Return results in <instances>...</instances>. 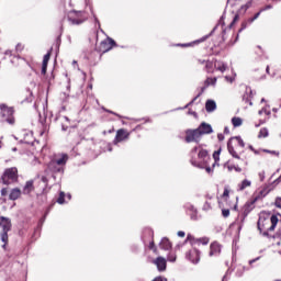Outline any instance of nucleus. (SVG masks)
I'll use <instances>...</instances> for the list:
<instances>
[{
  "mask_svg": "<svg viewBox=\"0 0 281 281\" xmlns=\"http://www.w3.org/2000/svg\"><path fill=\"white\" fill-rule=\"evenodd\" d=\"M279 220L278 215H271L270 218L260 216L257 222V229L265 238H273L271 232H276V227L278 226Z\"/></svg>",
  "mask_w": 281,
  "mask_h": 281,
  "instance_id": "1",
  "label": "nucleus"
},
{
  "mask_svg": "<svg viewBox=\"0 0 281 281\" xmlns=\"http://www.w3.org/2000/svg\"><path fill=\"white\" fill-rule=\"evenodd\" d=\"M227 150L234 159H240L245 153V140L240 136H233L227 142Z\"/></svg>",
  "mask_w": 281,
  "mask_h": 281,
  "instance_id": "2",
  "label": "nucleus"
},
{
  "mask_svg": "<svg viewBox=\"0 0 281 281\" xmlns=\"http://www.w3.org/2000/svg\"><path fill=\"white\" fill-rule=\"evenodd\" d=\"M190 162L192 166L199 167L205 159L210 157V154L207 153L206 149H203L201 146L199 147H193L190 151Z\"/></svg>",
  "mask_w": 281,
  "mask_h": 281,
  "instance_id": "3",
  "label": "nucleus"
},
{
  "mask_svg": "<svg viewBox=\"0 0 281 281\" xmlns=\"http://www.w3.org/2000/svg\"><path fill=\"white\" fill-rule=\"evenodd\" d=\"M0 227L2 228L0 233V238L3 241L2 249H8L9 236L8 233L12 232V220L10 217L0 216Z\"/></svg>",
  "mask_w": 281,
  "mask_h": 281,
  "instance_id": "4",
  "label": "nucleus"
},
{
  "mask_svg": "<svg viewBox=\"0 0 281 281\" xmlns=\"http://www.w3.org/2000/svg\"><path fill=\"white\" fill-rule=\"evenodd\" d=\"M3 186H12L19 182V169L16 167L7 168L1 176Z\"/></svg>",
  "mask_w": 281,
  "mask_h": 281,
  "instance_id": "5",
  "label": "nucleus"
},
{
  "mask_svg": "<svg viewBox=\"0 0 281 281\" xmlns=\"http://www.w3.org/2000/svg\"><path fill=\"white\" fill-rule=\"evenodd\" d=\"M0 117L1 122H7L11 126H14L16 123V119H14V109L9 108L5 104H0Z\"/></svg>",
  "mask_w": 281,
  "mask_h": 281,
  "instance_id": "6",
  "label": "nucleus"
},
{
  "mask_svg": "<svg viewBox=\"0 0 281 281\" xmlns=\"http://www.w3.org/2000/svg\"><path fill=\"white\" fill-rule=\"evenodd\" d=\"M135 131H142V125L135 126L131 132L126 128H120L116 131V135L113 139L114 146H117V144H122V142H128L131 139V133Z\"/></svg>",
  "mask_w": 281,
  "mask_h": 281,
  "instance_id": "7",
  "label": "nucleus"
},
{
  "mask_svg": "<svg viewBox=\"0 0 281 281\" xmlns=\"http://www.w3.org/2000/svg\"><path fill=\"white\" fill-rule=\"evenodd\" d=\"M67 19L71 25H82L87 21V13L85 11H70Z\"/></svg>",
  "mask_w": 281,
  "mask_h": 281,
  "instance_id": "8",
  "label": "nucleus"
},
{
  "mask_svg": "<svg viewBox=\"0 0 281 281\" xmlns=\"http://www.w3.org/2000/svg\"><path fill=\"white\" fill-rule=\"evenodd\" d=\"M184 135H186L184 136V142L187 144H192V143L199 144V142H201V137H203V136H201V132H199L198 128L187 130L184 132Z\"/></svg>",
  "mask_w": 281,
  "mask_h": 281,
  "instance_id": "9",
  "label": "nucleus"
},
{
  "mask_svg": "<svg viewBox=\"0 0 281 281\" xmlns=\"http://www.w3.org/2000/svg\"><path fill=\"white\" fill-rule=\"evenodd\" d=\"M271 5L268 4L263 8H261L259 10V12H257L252 18H249L248 20L241 22V26L240 29L238 30V33L243 32L244 30H247V25H251V23H254V21H256L257 19H259L260 14H262V12H266V10H271Z\"/></svg>",
  "mask_w": 281,
  "mask_h": 281,
  "instance_id": "10",
  "label": "nucleus"
},
{
  "mask_svg": "<svg viewBox=\"0 0 281 281\" xmlns=\"http://www.w3.org/2000/svg\"><path fill=\"white\" fill-rule=\"evenodd\" d=\"M113 47H117V43H115L113 38L108 37L100 43L98 50L101 54H106V52H111Z\"/></svg>",
  "mask_w": 281,
  "mask_h": 281,
  "instance_id": "11",
  "label": "nucleus"
},
{
  "mask_svg": "<svg viewBox=\"0 0 281 281\" xmlns=\"http://www.w3.org/2000/svg\"><path fill=\"white\" fill-rule=\"evenodd\" d=\"M187 258H188V260L193 262V265H196V262H199V260H201V252L198 249L193 248L188 251Z\"/></svg>",
  "mask_w": 281,
  "mask_h": 281,
  "instance_id": "12",
  "label": "nucleus"
},
{
  "mask_svg": "<svg viewBox=\"0 0 281 281\" xmlns=\"http://www.w3.org/2000/svg\"><path fill=\"white\" fill-rule=\"evenodd\" d=\"M198 132L203 137V135H210L214 133V130L212 128V125H210L209 123L202 122L198 127Z\"/></svg>",
  "mask_w": 281,
  "mask_h": 281,
  "instance_id": "13",
  "label": "nucleus"
},
{
  "mask_svg": "<svg viewBox=\"0 0 281 281\" xmlns=\"http://www.w3.org/2000/svg\"><path fill=\"white\" fill-rule=\"evenodd\" d=\"M153 265H156L158 271H166L168 263L166 261V258L164 257H157L156 259L153 260Z\"/></svg>",
  "mask_w": 281,
  "mask_h": 281,
  "instance_id": "14",
  "label": "nucleus"
},
{
  "mask_svg": "<svg viewBox=\"0 0 281 281\" xmlns=\"http://www.w3.org/2000/svg\"><path fill=\"white\" fill-rule=\"evenodd\" d=\"M57 166L65 168L67 161H69V156L67 154H61L59 158L52 159Z\"/></svg>",
  "mask_w": 281,
  "mask_h": 281,
  "instance_id": "15",
  "label": "nucleus"
},
{
  "mask_svg": "<svg viewBox=\"0 0 281 281\" xmlns=\"http://www.w3.org/2000/svg\"><path fill=\"white\" fill-rule=\"evenodd\" d=\"M52 58V50H49L46 55H44L43 63H42V76L47 74V65H49V59Z\"/></svg>",
  "mask_w": 281,
  "mask_h": 281,
  "instance_id": "16",
  "label": "nucleus"
},
{
  "mask_svg": "<svg viewBox=\"0 0 281 281\" xmlns=\"http://www.w3.org/2000/svg\"><path fill=\"white\" fill-rule=\"evenodd\" d=\"M216 77H207L204 81V87L201 88V92L198 94V98L205 92V89L210 86L214 87L216 85Z\"/></svg>",
  "mask_w": 281,
  "mask_h": 281,
  "instance_id": "17",
  "label": "nucleus"
},
{
  "mask_svg": "<svg viewBox=\"0 0 281 281\" xmlns=\"http://www.w3.org/2000/svg\"><path fill=\"white\" fill-rule=\"evenodd\" d=\"M221 255V244L213 241L210 246L209 256H220Z\"/></svg>",
  "mask_w": 281,
  "mask_h": 281,
  "instance_id": "18",
  "label": "nucleus"
},
{
  "mask_svg": "<svg viewBox=\"0 0 281 281\" xmlns=\"http://www.w3.org/2000/svg\"><path fill=\"white\" fill-rule=\"evenodd\" d=\"M47 168L50 172H54L55 175L58 172H65V168H61L59 165H57L55 161L50 160L47 165Z\"/></svg>",
  "mask_w": 281,
  "mask_h": 281,
  "instance_id": "19",
  "label": "nucleus"
},
{
  "mask_svg": "<svg viewBox=\"0 0 281 281\" xmlns=\"http://www.w3.org/2000/svg\"><path fill=\"white\" fill-rule=\"evenodd\" d=\"M267 194H269V189L263 188L261 191H259L257 195L252 198V200L250 201V205H254L257 201H260V199H265Z\"/></svg>",
  "mask_w": 281,
  "mask_h": 281,
  "instance_id": "20",
  "label": "nucleus"
},
{
  "mask_svg": "<svg viewBox=\"0 0 281 281\" xmlns=\"http://www.w3.org/2000/svg\"><path fill=\"white\" fill-rule=\"evenodd\" d=\"M159 247L165 251H170V249H172V243L170 241V239H168V237H165L160 240Z\"/></svg>",
  "mask_w": 281,
  "mask_h": 281,
  "instance_id": "21",
  "label": "nucleus"
},
{
  "mask_svg": "<svg viewBox=\"0 0 281 281\" xmlns=\"http://www.w3.org/2000/svg\"><path fill=\"white\" fill-rule=\"evenodd\" d=\"M34 192V180H29L23 187V194H32Z\"/></svg>",
  "mask_w": 281,
  "mask_h": 281,
  "instance_id": "22",
  "label": "nucleus"
},
{
  "mask_svg": "<svg viewBox=\"0 0 281 281\" xmlns=\"http://www.w3.org/2000/svg\"><path fill=\"white\" fill-rule=\"evenodd\" d=\"M19 199H21V189H19V188L12 189L10 194H9V200L10 201H16Z\"/></svg>",
  "mask_w": 281,
  "mask_h": 281,
  "instance_id": "23",
  "label": "nucleus"
},
{
  "mask_svg": "<svg viewBox=\"0 0 281 281\" xmlns=\"http://www.w3.org/2000/svg\"><path fill=\"white\" fill-rule=\"evenodd\" d=\"M214 68L217 69V71H221L222 74L227 70V65L221 60H214Z\"/></svg>",
  "mask_w": 281,
  "mask_h": 281,
  "instance_id": "24",
  "label": "nucleus"
},
{
  "mask_svg": "<svg viewBox=\"0 0 281 281\" xmlns=\"http://www.w3.org/2000/svg\"><path fill=\"white\" fill-rule=\"evenodd\" d=\"M205 109L207 113L216 111V102L214 100H207L205 103Z\"/></svg>",
  "mask_w": 281,
  "mask_h": 281,
  "instance_id": "25",
  "label": "nucleus"
},
{
  "mask_svg": "<svg viewBox=\"0 0 281 281\" xmlns=\"http://www.w3.org/2000/svg\"><path fill=\"white\" fill-rule=\"evenodd\" d=\"M207 36L202 37L198 41L191 42V43H187V44H177V47H192V45H199V43H204V41H206Z\"/></svg>",
  "mask_w": 281,
  "mask_h": 281,
  "instance_id": "26",
  "label": "nucleus"
},
{
  "mask_svg": "<svg viewBox=\"0 0 281 281\" xmlns=\"http://www.w3.org/2000/svg\"><path fill=\"white\" fill-rule=\"evenodd\" d=\"M245 93L243 95V100L244 102H246V104H251V88H245Z\"/></svg>",
  "mask_w": 281,
  "mask_h": 281,
  "instance_id": "27",
  "label": "nucleus"
},
{
  "mask_svg": "<svg viewBox=\"0 0 281 281\" xmlns=\"http://www.w3.org/2000/svg\"><path fill=\"white\" fill-rule=\"evenodd\" d=\"M188 214L191 217V221H196V216H198L199 212L192 205H189L188 206Z\"/></svg>",
  "mask_w": 281,
  "mask_h": 281,
  "instance_id": "28",
  "label": "nucleus"
},
{
  "mask_svg": "<svg viewBox=\"0 0 281 281\" xmlns=\"http://www.w3.org/2000/svg\"><path fill=\"white\" fill-rule=\"evenodd\" d=\"M251 187V181L245 179L241 181V183L238 184L239 191L243 192V190H247V188Z\"/></svg>",
  "mask_w": 281,
  "mask_h": 281,
  "instance_id": "29",
  "label": "nucleus"
},
{
  "mask_svg": "<svg viewBox=\"0 0 281 281\" xmlns=\"http://www.w3.org/2000/svg\"><path fill=\"white\" fill-rule=\"evenodd\" d=\"M205 71L206 74H214V61H205Z\"/></svg>",
  "mask_w": 281,
  "mask_h": 281,
  "instance_id": "30",
  "label": "nucleus"
},
{
  "mask_svg": "<svg viewBox=\"0 0 281 281\" xmlns=\"http://www.w3.org/2000/svg\"><path fill=\"white\" fill-rule=\"evenodd\" d=\"M78 135H80V132L76 127H71L69 130V137L74 140L78 139Z\"/></svg>",
  "mask_w": 281,
  "mask_h": 281,
  "instance_id": "31",
  "label": "nucleus"
},
{
  "mask_svg": "<svg viewBox=\"0 0 281 281\" xmlns=\"http://www.w3.org/2000/svg\"><path fill=\"white\" fill-rule=\"evenodd\" d=\"M269 137V130L267 127H262L258 133V139H265Z\"/></svg>",
  "mask_w": 281,
  "mask_h": 281,
  "instance_id": "32",
  "label": "nucleus"
},
{
  "mask_svg": "<svg viewBox=\"0 0 281 281\" xmlns=\"http://www.w3.org/2000/svg\"><path fill=\"white\" fill-rule=\"evenodd\" d=\"M232 124L234 128H238V126H243V119L235 116L232 119Z\"/></svg>",
  "mask_w": 281,
  "mask_h": 281,
  "instance_id": "33",
  "label": "nucleus"
},
{
  "mask_svg": "<svg viewBox=\"0 0 281 281\" xmlns=\"http://www.w3.org/2000/svg\"><path fill=\"white\" fill-rule=\"evenodd\" d=\"M213 159L215 164L221 160V148L213 153Z\"/></svg>",
  "mask_w": 281,
  "mask_h": 281,
  "instance_id": "34",
  "label": "nucleus"
},
{
  "mask_svg": "<svg viewBox=\"0 0 281 281\" xmlns=\"http://www.w3.org/2000/svg\"><path fill=\"white\" fill-rule=\"evenodd\" d=\"M195 243H198V245H207L210 243V239L207 237H203L195 239Z\"/></svg>",
  "mask_w": 281,
  "mask_h": 281,
  "instance_id": "35",
  "label": "nucleus"
},
{
  "mask_svg": "<svg viewBox=\"0 0 281 281\" xmlns=\"http://www.w3.org/2000/svg\"><path fill=\"white\" fill-rule=\"evenodd\" d=\"M238 21H240V15L239 14H235L232 23L229 24V30H232V27H234V25H236V23H238Z\"/></svg>",
  "mask_w": 281,
  "mask_h": 281,
  "instance_id": "36",
  "label": "nucleus"
},
{
  "mask_svg": "<svg viewBox=\"0 0 281 281\" xmlns=\"http://www.w3.org/2000/svg\"><path fill=\"white\" fill-rule=\"evenodd\" d=\"M222 199H224V201H227V199H229V189L227 187L224 188Z\"/></svg>",
  "mask_w": 281,
  "mask_h": 281,
  "instance_id": "37",
  "label": "nucleus"
},
{
  "mask_svg": "<svg viewBox=\"0 0 281 281\" xmlns=\"http://www.w3.org/2000/svg\"><path fill=\"white\" fill-rule=\"evenodd\" d=\"M167 260L169 262H176L177 261V255L175 252H170L167 257Z\"/></svg>",
  "mask_w": 281,
  "mask_h": 281,
  "instance_id": "38",
  "label": "nucleus"
},
{
  "mask_svg": "<svg viewBox=\"0 0 281 281\" xmlns=\"http://www.w3.org/2000/svg\"><path fill=\"white\" fill-rule=\"evenodd\" d=\"M57 203H59V205H63V203H65V192H60L59 196L57 199Z\"/></svg>",
  "mask_w": 281,
  "mask_h": 281,
  "instance_id": "39",
  "label": "nucleus"
},
{
  "mask_svg": "<svg viewBox=\"0 0 281 281\" xmlns=\"http://www.w3.org/2000/svg\"><path fill=\"white\" fill-rule=\"evenodd\" d=\"M262 114H265V115H271V112H269V111L267 110V108H263V109H261V110L259 111V115H262Z\"/></svg>",
  "mask_w": 281,
  "mask_h": 281,
  "instance_id": "40",
  "label": "nucleus"
},
{
  "mask_svg": "<svg viewBox=\"0 0 281 281\" xmlns=\"http://www.w3.org/2000/svg\"><path fill=\"white\" fill-rule=\"evenodd\" d=\"M222 215L224 216V218H227L229 216V209H223Z\"/></svg>",
  "mask_w": 281,
  "mask_h": 281,
  "instance_id": "41",
  "label": "nucleus"
},
{
  "mask_svg": "<svg viewBox=\"0 0 281 281\" xmlns=\"http://www.w3.org/2000/svg\"><path fill=\"white\" fill-rule=\"evenodd\" d=\"M15 49L16 52H23V49H25V46L21 43H19L16 46H15Z\"/></svg>",
  "mask_w": 281,
  "mask_h": 281,
  "instance_id": "42",
  "label": "nucleus"
},
{
  "mask_svg": "<svg viewBox=\"0 0 281 281\" xmlns=\"http://www.w3.org/2000/svg\"><path fill=\"white\" fill-rule=\"evenodd\" d=\"M8 192H9L8 188H2L0 191V194L1 196H8Z\"/></svg>",
  "mask_w": 281,
  "mask_h": 281,
  "instance_id": "43",
  "label": "nucleus"
},
{
  "mask_svg": "<svg viewBox=\"0 0 281 281\" xmlns=\"http://www.w3.org/2000/svg\"><path fill=\"white\" fill-rule=\"evenodd\" d=\"M187 241L194 244V243H196V239H194V237L192 235H188Z\"/></svg>",
  "mask_w": 281,
  "mask_h": 281,
  "instance_id": "44",
  "label": "nucleus"
},
{
  "mask_svg": "<svg viewBox=\"0 0 281 281\" xmlns=\"http://www.w3.org/2000/svg\"><path fill=\"white\" fill-rule=\"evenodd\" d=\"M276 207H280L281 209V198H277L276 202H274Z\"/></svg>",
  "mask_w": 281,
  "mask_h": 281,
  "instance_id": "45",
  "label": "nucleus"
},
{
  "mask_svg": "<svg viewBox=\"0 0 281 281\" xmlns=\"http://www.w3.org/2000/svg\"><path fill=\"white\" fill-rule=\"evenodd\" d=\"M218 142H225V135L224 134H217Z\"/></svg>",
  "mask_w": 281,
  "mask_h": 281,
  "instance_id": "46",
  "label": "nucleus"
},
{
  "mask_svg": "<svg viewBox=\"0 0 281 281\" xmlns=\"http://www.w3.org/2000/svg\"><path fill=\"white\" fill-rule=\"evenodd\" d=\"M156 247H157V246L155 245V240H151V241L149 243L148 248H149L150 250H154Z\"/></svg>",
  "mask_w": 281,
  "mask_h": 281,
  "instance_id": "47",
  "label": "nucleus"
},
{
  "mask_svg": "<svg viewBox=\"0 0 281 281\" xmlns=\"http://www.w3.org/2000/svg\"><path fill=\"white\" fill-rule=\"evenodd\" d=\"M47 131V125H44L43 131L40 133L41 137H43Z\"/></svg>",
  "mask_w": 281,
  "mask_h": 281,
  "instance_id": "48",
  "label": "nucleus"
},
{
  "mask_svg": "<svg viewBox=\"0 0 281 281\" xmlns=\"http://www.w3.org/2000/svg\"><path fill=\"white\" fill-rule=\"evenodd\" d=\"M178 236H179L180 238H186V232L179 231V232H178Z\"/></svg>",
  "mask_w": 281,
  "mask_h": 281,
  "instance_id": "49",
  "label": "nucleus"
},
{
  "mask_svg": "<svg viewBox=\"0 0 281 281\" xmlns=\"http://www.w3.org/2000/svg\"><path fill=\"white\" fill-rule=\"evenodd\" d=\"M151 251L155 256H159V249H157V246Z\"/></svg>",
  "mask_w": 281,
  "mask_h": 281,
  "instance_id": "50",
  "label": "nucleus"
},
{
  "mask_svg": "<svg viewBox=\"0 0 281 281\" xmlns=\"http://www.w3.org/2000/svg\"><path fill=\"white\" fill-rule=\"evenodd\" d=\"M189 114L190 115H193V117H199V114L196 113V112H194V111H189Z\"/></svg>",
  "mask_w": 281,
  "mask_h": 281,
  "instance_id": "51",
  "label": "nucleus"
},
{
  "mask_svg": "<svg viewBox=\"0 0 281 281\" xmlns=\"http://www.w3.org/2000/svg\"><path fill=\"white\" fill-rule=\"evenodd\" d=\"M41 180H42L43 183H46V184H47L48 181H49V180L47 179V177H45V176H43Z\"/></svg>",
  "mask_w": 281,
  "mask_h": 281,
  "instance_id": "52",
  "label": "nucleus"
},
{
  "mask_svg": "<svg viewBox=\"0 0 281 281\" xmlns=\"http://www.w3.org/2000/svg\"><path fill=\"white\" fill-rule=\"evenodd\" d=\"M227 168H228L229 172H232V170H234V168H236V166H234V165H228Z\"/></svg>",
  "mask_w": 281,
  "mask_h": 281,
  "instance_id": "53",
  "label": "nucleus"
},
{
  "mask_svg": "<svg viewBox=\"0 0 281 281\" xmlns=\"http://www.w3.org/2000/svg\"><path fill=\"white\" fill-rule=\"evenodd\" d=\"M234 170H235L236 172H243V169H241L240 167H234Z\"/></svg>",
  "mask_w": 281,
  "mask_h": 281,
  "instance_id": "54",
  "label": "nucleus"
},
{
  "mask_svg": "<svg viewBox=\"0 0 281 281\" xmlns=\"http://www.w3.org/2000/svg\"><path fill=\"white\" fill-rule=\"evenodd\" d=\"M204 209H205V210H211L212 206L206 202L205 205H204Z\"/></svg>",
  "mask_w": 281,
  "mask_h": 281,
  "instance_id": "55",
  "label": "nucleus"
},
{
  "mask_svg": "<svg viewBox=\"0 0 281 281\" xmlns=\"http://www.w3.org/2000/svg\"><path fill=\"white\" fill-rule=\"evenodd\" d=\"M153 281H164V278H161V277H156Z\"/></svg>",
  "mask_w": 281,
  "mask_h": 281,
  "instance_id": "56",
  "label": "nucleus"
},
{
  "mask_svg": "<svg viewBox=\"0 0 281 281\" xmlns=\"http://www.w3.org/2000/svg\"><path fill=\"white\" fill-rule=\"evenodd\" d=\"M224 133H225L226 135H229V127H225V128H224Z\"/></svg>",
  "mask_w": 281,
  "mask_h": 281,
  "instance_id": "57",
  "label": "nucleus"
},
{
  "mask_svg": "<svg viewBox=\"0 0 281 281\" xmlns=\"http://www.w3.org/2000/svg\"><path fill=\"white\" fill-rule=\"evenodd\" d=\"M206 172L210 175V172H212V168L211 167H206L205 168Z\"/></svg>",
  "mask_w": 281,
  "mask_h": 281,
  "instance_id": "58",
  "label": "nucleus"
},
{
  "mask_svg": "<svg viewBox=\"0 0 281 281\" xmlns=\"http://www.w3.org/2000/svg\"><path fill=\"white\" fill-rule=\"evenodd\" d=\"M200 65H205V60L199 59Z\"/></svg>",
  "mask_w": 281,
  "mask_h": 281,
  "instance_id": "59",
  "label": "nucleus"
},
{
  "mask_svg": "<svg viewBox=\"0 0 281 281\" xmlns=\"http://www.w3.org/2000/svg\"><path fill=\"white\" fill-rule=\"evenodd\" d=\"M263 153H268L269 155L271 154V150L269 149H263Z\"/></svg>",
  "mask_w": 281,
  "mask_h": 281,
  "instance_id": "60",
  "label": "nucleus"
},
{
  "mask_svg": "<svg viewBox=\"0 0 281 281\" xmlns=\"http://www.w3.org/2000/svg\"><path fill=\"white\" fill-rule=\"evenodd\" d=\"M109 113H112V115H117L115 112L113 111H109Z\"/></svg>",
  "mask_w": 281,
  "mask_h": 281,
  "instance_id": "61",
  "label": "nucleus"
},
{
  "mask_svg": "<svg viewBox=\"0 0 281 281\" xmlns=\"http://www.w3.org/2000/svg\"><path fill=\"white\" fill-rule=\"evenodd\" d=\"M254 262H256V260H250V261H249L250 265H254Z\"/></svg>",
  "mask_w": 281,
  "mask_h": 281,
  "instance_id": "62",
  "label": "nucleus"
},
{
  "mask_svg": "<svg viewBox=\"0 0 281 281\" xmlns=\"http://www.w3.org/2000/svg\"><path fill=\"white\" fill-rule=\"evenodd\" d=\"M266 71H267V74H269V66H267Z\"/></svg>",
  "mask_w": 281,
  "mask_h": 281,
  "instance_id": "63",
  "label": "nucleus"
},
{
  "mask_svg": "<svg viewBox=\"0 0 281 281\" xmlns=\"http://www.w3.org/2000/svg\"><path fill=\"white\" fill-rule=\"evenodd\" d=\"M94 34H95V36H97V38H98V32H94Z\"/></svg>",
  "mask_w": 281,
  "mask_h": 281,
  "instance_id": "64",
  "label": "nucleus"
}]
</instances>
